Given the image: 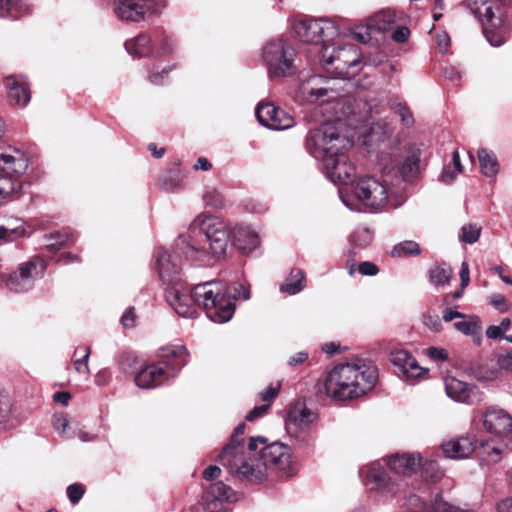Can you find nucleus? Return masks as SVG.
Returning <instances> with one entry per match:
<instances>
[{"label":"nucleus","mask_w":512,"mask_h":512,"mask_svg":"<svg viewBox=\"0 0 512 512\" xmlns=\"http://www.w3.org/2000/svg\"><path fill=\"white\" fill-rule=\"evenodd\" d=\"M191 228L200 230L205 237L206 245H198L192 239L179 237L175 241L172 253L162 248L157 252L156 263L159 276L169 286L175 282H181L179 278L181 268L177 261L180 256L191 261H203L208 254L215 257L226 254L231 231L224 220L213 215L200 214L193 220Z\"/></svg>","instance_id":"1"},{"label":"nucleus","mask_w":512,"mask_h":512,"mask_svg":"<svg viewBox=\"0 0 512 512\" xmlns=\"http://www.w3.org/2000/svg\"><path fill=\"white\" fill-rule=\"evenodd\" d=\"M219 292V286L214 281L197 284L192 289L182 282H175L166 289V300L182 317H193L197 305L206 310L213 322L225 323L232 318L234 307L229 302L222 303L218 299Z\"/></svg>","instance_id":"2"},{"label":"nucleus","mask_w":512,"mask_h":512,"mask_svg":"<svg viewBox=\"0 0 512 512\" xmlns=\"http://www.w3.org/2000/svg\"><path fill=\"white\" fill-rule=\"evenodd\" d=\"M378 380L377 368L371 362L353 358L336 365L326 376V394L335 400H352L370 392Z\"/></svg>","instance_id":"3"},{"label":"nucleus","mask_w":512,"mask_h":512,"mask_svg":"<svg viewBox=\"0 0 512 512\" xmlns=\"http://www.w3.org/2000/svg\"><path fill=\"white\" fill-rule=\"evenodd\" d=\"M266 443L264 437H253L247 445L228 443L218 456V461L227 472L240 480L253 484L265 480V468L258 464L257 450Z\"/></svg>","instance_id":"4"},{"label":"nucleus","mask_w":512,"mask_h":512,"mask_svg":"<svg viewBox=\"0 0 512 512\" xmlns=\"http://www.w3.org/2000/svg\"><path fill=\"white\" fill-rule=\"evenodd\" d=\"M27 168L28 159L22 151H0V207L19 197Z\"/></svg>","instance_id":"5"},{"label":"nucleus","mask_w":512,"mask_h":512,"mask_svg":"<svg viewBox=\"0 0 512 512\" xmlns=\"http://www.w3.org/2000/svg\"><path fill=\"white\" fill-rule=\"evenodd\" d=\"M352 146V139L330 123H325L314 129L306 139V147L309 153L322 161L325 160V157L345 152Z\"/></svg>","instance_id":"6"},{"label":"nucleus","mask_w":512,"mask_h":512,"mask_svg":"<svg viewBox=\"0 0 512 512\" xmlns=\"http://www.w3.org/2000/svg\"><path fill=\"white\" fill-rule=\"evenodd\" d=\"M320 58L327 70H331L338 78L350 79L359 71L361 55L353 44L323 45Z\"/></svg>","instance_id":"7"},{"label":"nucleus","mask_w":512,"mask_h":512,"mask_svg":"<svg viewBox=\"0 0 512 512\" xmlns=\"http://www.w3.org/2000/svg\"><path fill=\"white\" fill-rule=\"evenodd\" d=\"M262 57L270 79L288 77L295 72L296 52L282 38L268 41L263 47Z\"/></svg>","instance_id":"8"},{"label":"nucleus","mask_w":512,"mask_h":512,"mask_svg":"<svg viewBox=\"0 0 512 512\" xmlns=\"http://www.w3.org/2000/svg\"><path fill=\"white\" fill-rule=\"evenodd\" d=\"M460 6L469 9L481 21L483 33L492 46L498 47L504 43V37L498 32L503 25V16L499 5L483 0L481 2L474 1L472 4L461 2Z\"/></svg>","instance_id":"9"},{"label":"nucleus","mask_w":512,"mask_h":512,"mask_svg":"<svg viewBox=\"0 0 512 512\" xmlns=\"http://www.w3.org/2000/svg\"><path fill=\"white\" fill-rule=\"evenodd\" d=\"M257 453L258 464L265 468V480L269 470L277 471L281 478H289L294 474L291 451L287 445L280 442L267 445L266 442L259 445Z\"/></svg>","instance_id":"10"},{"label":"nucleus","mask_w":512,"mask_h":512,"mask_svg":"<svg viewBox=\"0 0 512 512\" xmlns=\"http://www.w3.org/2000/svg\"><path fill=\"white\" fill-rule=\"evenodd\" d=\"M354 194L359 204L373 212L381 210L388 201L385 185L372 176L358 179L354 187Z\"/></svg>","instance_id":"11"},{"label":"nucleus","mask_w":512,"mask_h":512,"mask_svg":"<svg viewBox=\"0 0 512 512\" xmlns=\"http://www.w3.org/2000/svg\"><path fill=\"white\" fill-rule=\"evenodd\" d=\"M45 268L43 260L32 258L20 264L18 269L9 275L5 286L14 293L27 292L33 288L35 280L43 276Z\"/></svg>","instance_id":"12"},{"label":"nucleus","mask_w":512,"mask_h":512,"mask_svg":"<svg viewBox=\"0 0 512 512\" xmlns=\"http://www.w3.org/2000/svg\"><path fill=\"white\" fill-rule=\"evenodd\" d=\"M163 6L162 0H116L114 12L122 21L139 22Z\"/></svg>","instance_id":"13"},{"label":"nucleus","mask_w":512,"mask_h":512,"mask_svg":"<svg viewBox=\"0 0 512 512\" xmlns=\"http://www.w3.org/2000/svg\"><path fill=\"white\" fill-rule=\"evenodd\" d=\"M480 421L491 436L512 440V416L505 409L489 406L481 413Z\"/></svg>","instance_id":"14"},{"label":"nucleus","mask_w":512,"mask_h":512,"mask_svg":"<svg viewBox=\"0 0 512 512\" xmlns=\"http://www.w3.org/2000/svg\"><path fill=\"white\" fill-rule=\"evenodd\" d=\"M295 33L303 42L319 44L324 37L337 35L338 29L328 19H305L295 24Z\"/></svg>","instance_id":"15"},{"label":"nucleus","mask_w":512,"mask_h":512,"mask_svg":"<svg viewBox=\"0 0 512 512\" xmlns=\"http://www.w3.org/2000/svg\"><path fill=\"white\" fill-rule=\"evenodd\" d=\"M322 162L325 175L331 182L344 185L354 182L356 170L354 165L348 160L345 152L325 157V160Z\"/></svg>","instance_id":"16"},{"label":"nucleus","mask_w":512,"mask_h":512,"mask_svg":"<svg viewBox=\"0 0 512 512\" xmlns=\"http://www.w3.org/2000/svg\"><path fill=\"white\" fill-rule=\"evenodd\" d=\"M258 121L271 130H286L294 126V117L271 103H259L255 110Z\"/></svg>","instance_id":"17"},{"label":"nucleus","mask_w":512,"mask_h":512,"mask_svg":"<svg viewBox=\"0 0 512 512\" xmlns=\"http://www.w3.org/2000/svg\"><path fill=\"white\" fill-rule=\"evenodd\" d=\"M330 79L322 76H313L301 86V93L310 103L329 102L338 97L336 89L331 85Z\"/></svg>","instance_id":"18"},{"label":"nucleus","mask_w":512,"mask_h":512,"mask_svg":"<svg viewBox=\"0 0 512 512\" xmlns=\"http://www.w3.org/2000/svg\"><path fill=\"white\" fill-rule=\"evenodd\" d=\"M233 496L232 489L219 481L210 484L202 496V505L205 512H220L224 504Z\"/></svg>","instance_id":"19"},{"label":"nucleus","mask_w":512,"mask_h":512,"mask_svg":"<svg viewBox=\"0 0 512 512\" xmlns=\"http://www.w3.org/2000/svg\"><path fill=\"white\" fill-rule=\"evenodd\" d=\"M445 391L454 401L476 404L480 401V391L475 385H469L455 377L445 378Z\"/></svg>","instance_id":"20"},{"label":"nucleus","mask_w":512,"mask_h":512,"mask_svg":"<svg viewBox=\"0 0 512 512\" xmlns=\"http://www.w3.org/2000/svg\"><path fill=\"white\" fill-rule=\"evenodd\" d=\"M391 362L398 367L399 372L408 382L415 381L425 373V369L405 350H397L392 353Z\"/></svg>","instance_id":"21"},{"label":"nucleus","mask_w":512,"mask_h":512,"mask_svg":"<svg viewBox=\"0 0 512 512\" xmlns=\"http://www.w3.org/2000/svg\"><path fill=\"white\" fill-rule=\"evenodd\" d=\"M361 473H366V477L372 481L376 488L385 494L396 495L401 491V485L394 483L388 477L384 467L379 462L371 463Z\"/></svg>","instance_id":"22"},{"label":"nucleus","mask_w":512,"mask_h":512,"mask_svg":"<svg viewBox=\"0 0 512 512\" xmlns=\"http://www.w3.org/2000/svg\"><path fill=\"white\" fill-rule=\"evenodd\" d=\"M476 448V440L471 436H462L443 442L441 449L445 457L450 459L468 458Z\"/></svg>","instance_id":"23"},{"label":"nucleus","mask_w":512,"mask_h":512,"mask_svg":"<svg viewBox=\"0 0 512 512\" xmlns=\"http://www.w3.org/2000/svg\"><path fill=\"white\" fill-rule=\"evenodd\" d=\"M168 364L161 362L142 368L135 376L138 387L149 389L162 384L165 380Z\"/></svg>","instance_id":"24"},{"label":"nucleus","mask_w":512,"mask_h":512,"mask_svg":"<svg viewBox=\"0 0 512 512\" xmlns=\"http://www.w3.org/2000/svg\"><path fill=\"white\" fill-rule=\"evenodd\" d=\"M422 462L419 453L395 454L388 458L387 464L392 471L399 475H411L416 472Z\"/></svg>","instance_id":"25"},{"label":"nucleus","mask_w":512,"mask_h":512,"mask_svg":"<svg viewBox=\"0 0 512 512\" xmlns=\"http://www.w3.org/2000/svg\"><path fill=\"white\" fill-rule=\"evenodd\" d=\"M9 101L13 105L25 107L30 101V91L23 76H9L5 79Z\"/></svg>","instance_id":"26"},{"label":"nucleus","mask_w":512,"mask_h":512,"mask_svg":"<svg viewBox=\"0 0 512 512\" xmlns=\"http://www.w3.org/2000/svg\"><path fill=\"white\" fill-rule=\"evenodd\" d=\"M233 244L243 253L253 251L259 245L257 233L248 226L237 225L232 231Z\"/></svg>","instance_id":"27"},{"label":"nucleus","mask_w":512,"mask_h":512,"mask_svg":"<svg viewBox=\"0 0 512 512\" xmlns=\"http://www.w3.org/2000/svg\"><path fill=\"white\" fill-rule=\"evenodd\" d=\"M316 420V414L309 410L303 403L294 405L288 413L286 426L289 429L291 425L303 429L308 427Z\"/></svg>","instance_id":"28"},{"label":"nucleus","mask_w":512,"mask_h":512,"mask_svg":"<svg viewBox=\"0 0 512 512\" xmlns=\"http://www.w3.org/2000/svg\"><path fill=\"white\" fill-rule=\"evenodd\" d=\"M153 41L149 35L141 34L125 42V48L131 55L145 57L153 55Z\"/></svg>","instance_id":"29"},{"label":"nucleus","mask_w":512,"mask_h":512,"mask_svg":"<svg viewBox=\"0 0 512 512\" xmlns=\"http://www.w3.org/2000/svg\"><path fill=\"white\" fill-rule=\"evenodd\" d=\"M220 289L218 299L224 302H229L234 308L235 305L232 300H248L250 298V288L243 283H233L228 286L222 293L221 285L215 282Z\"/></svg>","instance_id":"30"},{"label":"nucleus","mask_w":512,"mask_h":512,"mask_svg":"<svg viewBox=\"0 0 512 512\" xmlns=\"http://www.w3.org/2000/svg\"><path fill=\"white\" fill-rule=\"evenodd\" d=\"M373 240L371 230L364 226L357 227L349 237L350 253L356 254L357 251L367 248Z\"/></svg>","instance_id":"31"},{"label":"nucleus","mask_w":512,"mask_h":512,"mask_svg":"<svg viewBox=\"0 0 512 512\" xmlns=\"http://www.w3.org/2000/svg\"><path fill=\"white\" fill-rule=\"evenodd\" d=\"M396 14L392 10H382L376 13L368 21V28L380 32L389 30L396 23Z\"/></svg>","instance_id":"32"},{"label":"nucleus","mask_w":512,"mask_h":512,"mask_svg":"<svg viewBox=\"0 0 512 512\" xmlns=\"http://www.w3.org/2000/svg\"><path fill=\"white\" fill-rule=\"evenodd\" d=\"M305 273L300 269H292L285 281L280 285V291L289 295H295L304 288Z\"/></svg>","instance_id":"33"},{"label":"nucleus","mask_w":512,"mask_h":512,"mask_svg":"<svg viewBox=\"0 0 512 512\" xmlns=\"http://www.w3.org/2000/svg\"><path fill=\"white\" fill-rule=\"evenodd\" d=\"M25 235L24 221L13 219L0 226V240L13 241Z\"/></svg>","instance_id":"34"},{"label":"nucleus","mask_w":512,"mask_h":512,"mask_svg":"<svg viewBox=\"0 0 512 512\" xmlns=\"http://www.w3.org/2000/svg\"><path fill=\"white\" fill-rule=\"evenodd\" d=\"M421 152L417 148L409 151L408 156L399 168V173L405 179L413 178L419 170Z\"/></svg>","instance_id":"35"},{"label":"nucleus","mask_w":512,"mask_h":512,"mask_svg":"<svg viewBox=\"0 0 512 512\" xmlns=\"http://www.w3.org/2000/svg\"><path fill=\"white\" fill-rule=\"evenodd\" d=\"M162 357L171 358L176 361L175 369L179 370L189 361V352L184 345H171L162 349Z\"/></svg>","instance_id":"36"},{"label":"nucleus","mask_w":512,"mask_h":512,"mask_svg":"<svg viewBox=\"0 0 512 512\" xmlns=\"http://www.w3.org/2000/svg\"><path fill=\"white\" fill-rule=\"evenodd\" d=\"M478 159L481 172L486 177H494L498 173L497 159L487 149L481 148L478 150Z\"/></svg>","instance_id":"37"},{"label":"nucleus","mask_w":512,"mask_h":512,"mask_svg":"<svg viewBox=\"0 0 512 512\" xmlns=\"http://www.w3.org/2000/svg\"><path fill=\"white\" fill-rule=\"evenodd\" d=\"M421 253L420 246L417 242L412 240H406L398 243L392 249V255L394 257H410L417 256Z\"/></svg>","instance_id":"38"},{"label":"nucleus","mask_w":512,"mask_h":512,"mask_svg":"<svg viewBox=\"0 0 512 512\" xmlns=\"http://www.w3.org/2000/svg\"><path fill=\"white\" fill-rule=\"evenodd\" d=\"M422 467V476L430 482H438L444 475L436 461L434 460H423L420 464Z\"/></svg>","instance_id":"39"},{"label":"nucleus","mask_w":512,"mask_h":512,"mask_svg":"<svg viewBox=\"0 0 512 512\" xmlns=\"http://www.w3.org/2000/svg\"><path fill=\"white\" fill-rule=\"evenodd\" d=\"M203 201L205 202L206 206L214 209H222L226 207L227 204L222 193L214 187H208L205 190L203 194Z\"/></svg>","instance_id":"40"},{"label":"nucleus","mask_w":512,"mask_h":512,"mask_svg":"<svg viewBox=\"0 0 512 512\" xmlns=\"http://www.w3.org/2000/svg\"><path fill=\"white\" fill-rule=\"evenodd\" d=\"M159 181L160 186L168 192L177 191L182 186V176L178 172L167 171L161 175Z\"/></svg>","instance_id":"41"},{"label":"nucleus","mask_w":512,"mask_h":512,"mask_svg":"<svg viewBox=\"0 0 512 512\" xmlns=\"http://www.w3.org/2000/svg\"><path fill=\"white\" fill-rule=\"evenodd\" d=\"M80 354H81L80 358L73 360L74 368L78 373H83V374L89 375L90 370H89V366H88V361H89V357L91 354L90 347L86 346V347L76 348L74 351V356H77Z\"/></svg>","instance_id":"42"},{"label":"nucleus","mask_w":512,"mask_h":512,"mask_svg":"<svg viewBox=\"0 0 512 512\" xmlns=\"http://www.w3.org/2000/svg\"><path fill=\"white\" fill-rule=\"evenodd\" d=\"M429 277L434 285H445L452 277V270L449 267L434 266L429 270Z\"/></svg>","instance_id":"43"},{"label":"nucleus","mask_w":512,"mask_h":512,"mask_svg":"<svg viewBox=\"0 0 512 512\" xmlns=\"http://www.w3.org/2000/svg\"><path fill=\"white\" fill-rule=\"evenodd\" d=\"M23 5L19 0H0V17L17 18L22 14Z\"/></svg>","instance_id":"44"},{"label":"nucleus","mask_w":512,"mask_h":512,"mask_svg":"<svg viewBox=\"0 0 512 512\" xmlns=\"http://www.w3.org/2000/svg\"><path fill=\"white\" fill-rule=\"evenodd\" d=\"M47 248L52 251H58L62 246L66 245L69 241V235L66 232H55L48 238Z\"/></svg>","instance_id":"45"},{"label":"nucleus","mask_w":512,"mask_h":512,"mask_svg":"<svg viewBox=\"0 0 512 512\" xmlns=\"http://www.w3.org/2000/svg\"><path fill=\"white\" fill-rule=\"evenodd\" d=\"M454 327L464 335L480 337L481 328L475 321H459Z\"/></svg>","instance_id":"46"},{"label":"nucleus","mask_w":512,"mask_h":512,"mask_svg":"<svg viewBox=\"0 0 512 512\" xmlns=\"http://www.w3.org/2000/svg\"><path fill=\"white\" fill-rule=\"evenodd\" d=\"M461 232L462 241L473 244L479 239L481 227L475 224H467L462 227Z\"/></svg>","instance_id":"47"},{"label":"nucleus","mask_w":512,"mask_h":512,"mask_svg":"<svg viewBox=\"0 0 512 512\" xmlns=\"http://www.w3.org/2000/svg\"><path fill=\"white\" fill-rule=\"evenodd\" d=\"M173 43L166 38H157L153 41V55L164 56L173 52Z\"/></svg>","instance_id":"48"},{"label":"nucleus","mask_w":512,"mask_h":512,"mask_svg":"<svg viewBox=\"0 0 512 512\" xmlns=\"http://www.w3.org/2000/svg\"><path fill=\"white\" fill-rule=\"evenodd\" d=\"M173 68H174V66H167V67H164L160 72L154 71V70L150 71L149 72V81L155 85L164 84L168 78L169 72Z\"/></svg>","instance_id":"49"},{"label":"nucleus","mask_w":512,"mask_h":512,"mask_svg":"<svg viewBox=\"0 0 512 512\" xmlns=\"http://www.w3.org/2000/svg\"><path fill=\"white\" fill-rule=\"evenodd\" d=\"M85 493L83 485L75 483L67 487V496L72 504H77Z\"/></svg>","instance_id":"50"},{"label":"nucleus","mask_w":512,"mask_h":512,"mask_svg":"<svg viewBox=\"0 0 512 512\" xmlns=\"http://www.w3.org/2000/svg\"><path fill=\"white\" fill-rule=\"evenodd\" d=\"M424 325L433 332H440L442 330V321L438 315H431L429 313L423 316Z\"/></svg>","instance_id":"51"},{"label":"nucleus","mask_w":512,"mask_h":512,"mask_svg":"<svg viewBox=\"0 0 512 512\" xmlns=\"http://www.w3.org/2000/svg\"><path fill=\"white\" fill-rule=\"evenodd\" d=\"M395 112L401 117L402 122L406 126H410L413 123V116L410 110L403 103H398L394 107Z\"/></svg>","instance_id":"52"},{"label":"nucleus","mask_w":512,"mask_h":512,"mask_svg":"<svg viewBox=\"0 0 512 512\" xmlns=\"http://www.w3.org/2000/svg\"><path fill=\"white\" fill-rule=\"evenodd\" d=\"M434 512H461L459 508L451 505L441 498H436L433 503Z\"/></svg>","instance_id":"53"},{"label":"nucleus","mask_w":512,"mask_h":512,"mask_svg":"<svg viewBox=\"0 0 512 512\" xmlns=\"http://www.w3.org/2000/svg\"><path fill=\"white\" fill-rule=\"evenodd\" d=\"M52 423H53V427L59 434H61L62 436L68 437L65 434L66 428L68 427V420L64 414L55 415L53 417Z\"/></svg>","instance_id":"54"},{"label":"nucleus","mask_w":512,"mask_h":512,"mask_svg":"<svg viewBox=\"0 0 512 512\" xmlns=\"http://www.w3.org/2000/svg\"><path fill=\"white\" fill-rule=\"evenodd\" d=\"M11 403L8 398H0V424L5 423L10 416Z\"/></svg>","instance_id":"55"},{"label":"nucleus","mask_w":512,"mask_h":512,"mask_svg":"<svg viewBox=\"0 0 512 512\" xmlns=\"http://www.w3.org/2000/svg\"><path fill=\"white\" fill-rule=\"evenodd\" d=\"M427 355L434 361L444 362L448 358V354L445 349L430 347L427 350Z\"/></svg>","instance_id":"56"},{"label":"nucleus","mask_w":512,"mask_h":512,"mask_svg":"<svg viewBox=\"0 0 512 512\" xmlns=\"http://www.w3.org/2000/svg\"><path fill=\"white\" fill-rule=\"evenodd\" d=\"M497 364L501 369L512 371V350L499 355Z\"/></svg>","instance_id":"57"},{"label":"nucleus","mask_w":512,"mask_h":512,"mask_svg":"<svg viewBox=\"0 0 512 512\" xmlns=\"http://www.w3.org/2000/svg\"><path fill=\"white\" fill-rule=\"evenodd\" d=\"M136 315L134 308H128L121 317V323L125 328H132L135 326Z\"/></svg>","instance_id":"58"},{"label":"nucleus","mask_w":512,"mask_h":512,"mask_svg":"<svg viewBox=\"0 0 512 512\" xmlns=\"http://www.w3.org/2000/svg\"><path fill=\"white\" fill-rule=\"evenodd\" d=\"M270 407V404H264V405H260V406H256L254 407L247 415H246V420L247 421H254L256 420L257 418L263 416L264 414H266V412L268 411Z\"/></svg>","instance_id":"59"},{"label":"nucleus","mask_w":512,"mask_h":512,"mask_svg":"<svg viewBox=\"0 0 512 512\" xmlns=\"http://www.w3.org/2000/svg\"><path fill=\"white\" fill-rule=\"evenodd\" d=\"M410 35V30L405 27L401 26L398 27L392 34V39L397 43H404Z\"/></svg>","instance_id":"60"},{"label":"nucleus","mask_w":512,"mask_h":512,"mask_svg":"<svg viewBox=\"0 0 512 512\" xmlns=\"http://www.w3.org/2000/svg\"><path fill=\"white\" fill-rule=\"evenodd\" d=\"M358 269L362 275L374 276L378 273V267L374 263L368 261L362 262Z\"/></svg>","instance_id":"61"},{"label":"nucleus","mask_w":512,"mask_h":512,"mask_svg":"<svg viewBox=\"0 0 512 512\" xmlns=\"http://www.w3.org/2000/svg\"><path fill=\"white\" fill-rule=\"evenodd\" d=\"M484 450L489 462L496 463L500 460L501 450L498 447L487 445L484 446Z\"/></svg>","instance_id":"62"},{"label":"nucleus","mask_w":512,"mask_h":512,"mask_svg":"<svg viewBox=\"0 0 512 512\" xmlns=\"http://www.w3.org/2000/svg\"><path fill=\"white\" fill-rule=\"evenodd\" d=\"M221 474V469L217 465H210L203 471V478L207 481L218 478Z\"/></svg>","instance_id":"63"},{"label":"nucleus","mask_w":512,"mask_h":512,"mask_svg":"<svg viewBox=\"0 0 512 512\" xmlns=\"http://www.w3.org/2000/svg\"><path fill=\"white\" fill-rule=\"evenodd\" d=\"M437 45L441 53H447L450 45V37L447 33L442 32L437 35Z\"/></svg>","instance_id":"64"}]
</instances>
